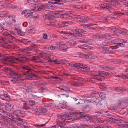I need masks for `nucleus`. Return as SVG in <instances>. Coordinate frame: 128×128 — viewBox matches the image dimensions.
Returning <instances> with one entry per match:
<instances>
[{
    "mask_svg": "<svg viewBox=\"0 0 128 128\" xmlns=\"http://www.w3.org/2000/svg\"><path fill=\"white\" fill-rule=\"evenodd\" d=\"M35 45L34 46H31L29 48H27L24 49V50L27 51H30L33 52L35 51L36 50V47ZM13 48H14L16 49L19 51L22 52H24V48H19V47H18L16 45H13Z\"/></svg>",
    "mask_w": 128,
    "mask_h": 128,
    "instance_id": "obj_7",
    "label": "nucleus"
},
{
    "mask_svg": "<svg viewBox=\"0 0 128 128\" xmlns=\"http://www.w3.org/2000/svg\"><path fill=\"white\" fill-rule=\"evenodd\" d=\"M108 61L111 63H116L117 62V61L116 60L114 59H109Z\"/></svg>",
    "mask_w": 128,
    "mask_h": 128,
    "instance_id": "obj_58",
    "label": "nucleus"
},
{
    "mask_svg": "<svg viewBox=\"0 0 128 128\" xmlns=\"http://www.w3.org/2000/svg\"><path fill=\"white\" fill-rule=\"evenodd\" d=\"M75 33H72V34H74L73 35H70V36L74 37L75 38H79L83 36L82 34H81L79 29L78 30H75Z\"/></svg>",
    "mask_w": 128,
    "mask_h": 128,
    "instance_id": "obj_15",
    "label": "nucleus"
},
{
    "mask_svg": "<svg viewBox=\"0 0 128 128\" xmlns=\"http://www.w3.org/2000/svg\"><path fill=\"white\" fill-rule=\"evenodd\" d=\"M96 122H95V123H102L104 122V121H103L102 120L100 119L99 118H96Z\"/></svg>",
    "mask_w": 128,
    "mask_h": 128,
    "instance_id": "obj_59",
    "label": "nucleus"
},
{
    "mask_svg": "<svg viewBox=\"0 0 128 128\" xmlns=\"http://www.w3.org/2000/svg\"><path fill=\"white\" fill-rule=\"evenodd\" d=\"M21 14L22 15H24L26 17L29 18H32L33 15V12H30L29 10H24L22 12Z\"/></svg>",
    "mask_w": 128,
    "mask_h": 128,
    "instance_id": "obj_14",
    "label": "nucleus"
},
{
    "mask_svg": "<svg viewBox=\"0 0 128 128\" xmlns=\"http://www.w3.org/2000/svg\"><path fill=\"white\" fill-rule=\"evenodd\" d=\"M39 110V108L37 106H34L32 109V110H34L36 112H38Z\"/></svg>",
    "mask_w": 128,
    "mask_h": 128,
    "instance_id": "obj_61",
    "label": "nucleus"
},
{
    "mask_svg": "<svg viewBox=\"0 0 128 128\" xmlns=\"http://www.w3.org/2000/svg\"><path fill=\"white\" fill-rule=\"evenodd\" d=\"M78 68L80 69V70H82L85 72L89 71L90 70V68L84 67L83 65L81 67H79Z\"/></svg>",
    "mask_w": 128,
    "mask_h": 128,
    "instance_id": "obj_31",
    "label": "nucleus"
},
{
    "mask_svg": "<svg viewBox=\"0 0 128 128\" xmlns=\"http://www.w3.org/2000/svg\"><path fill=\"white\" fill-rule=\"evenodd\" d=\"M62 46H61L60 47H59L60 50L62 51H66L67 50L68 48L64 44V45Z\"/></svg>",
    "mask_w": 128,
    "mask_h": 128,
    "instance_id": "obj_40",
    "label": "nucleus"
},
{
    "mask_svg": "<svg viewBox=\"0 0 128 128\" xmlns=\"http://www.w3.org/2000/svg\"><path fill=\"white\" fill-rule=\"evenodd\" d=\"M5 35L8 37L7 38H6L7 39L6 41L7 43H12L13 41L16 40V38L10 34L6 33V34Z\"/></svg>",
    "mask_w": 128,
    "mask_h": 128,
    "instance_id": "obj_12",
    "label": "nucleus"
},
{
    "mask_svg": "<svg viewBox=\"0 0 128 128\" xmlns=\"http://www.w3.org/2000/svg\"><path fill=\"white\" fill-rule=\"evenodd\" d=\"M2 6L6 8H10L11 4L10 3L5 4L2 5Z\"/></svg>",
    "mask_w": 128,
    "mask_h": 128,
    "instance_id": "obj_43",
    "label": "nucleus"
},
{
    "mask_svg": "<svg viewBox=\"0 0 128 128\" xmlns=\"http://www.w3.org/2000/svg\"><path fill=\"white\" fill-rule=\"evenodd\" d=\"M110 118L112 120V122L113 123H124V124H122L128 126V121L125 120L124 118L123 117H118L115 115H112L110 117Z\"/></svg>",
    "mask_w": 128,
    "mask_h": 128,
    "instance_id": "obj_5",
    "label": "nucleus"
},
{
    "mask_svg": "<svg viewBox=\"0 0 128 128\" xmlns=\"http://www.w3.org/2000/svg\"><path fill=\"white\" fill-rule=\"evenodd\" d=\"M74 8H75L78 9H83V7L81 5H74L72 6Z\"/></svg>",
    "mask_w": 128,
    "mask_h": 128,
    "instance_id": "obj_44",
    "label": "nucleus"
},
{
    "mask_svg": "<svg viewBox=\"0 0 128 128\" xmlns=\"http://www.w3.org/2000/svg\"><path fill=\"white\" fill-rule=\"evenodd\" d=\"M29 3L32 4H36L38 2V0H28Z\"/></svg>",
    "mask_w": 128,
    "mask_h": 128,
    "instance_id": "obj_41",
    "label": "nucleus"
},
{
    "mask_svg": "<svg viewBox=\"0 0 128 128\" xmlns=\"http://www.w3.org/2000/svg\"><path fill=\"white\" fill-rule=\"evenodd\" d=\"M66 115L64 114H60L58 115L56 123L57 124H60L64 123L66 120Z\"/></svg>",
    "mask_w": 128,
    "mask_h": 128,
    "instance_id": "obj_8",
    "label": "nucleus"
},
{
    "mask_svg": "<svg viewBox=\"0 0 128 128\" xmlns=\"http://www.w3.org/2000/svg\"><path fill=\"white\" fill-rule=\"evenodd\" d=\"M48 90L47 88H39L38 89V92L40 93H42L45 92Z\"/></svg>",
    "mask_w": 128,
    "mask_h": 128,
    "instance_id": "obj_32",
    "label": "nucleus"
},
{
    "mask_svg": "<svg viewBox=\"0 0 128 128\" xmlns=\"http://www.w3.org/2000/svg\"><path fill=\"white\" fill-rule=\"evenodd\" d=\"M99 88L101 89H104L106 88V85L104 84L99 83Z\"/></svg>",
    "mask_w": 128,
    "mask_h": 128,
    "instance_id": "obj_54",
    "label": "nucleus"
},
{
    "mask_svg": "<svg viewBox=\"0 0 128 128\" xmlns=\"http://www.w3.org/2000/svg\"><path fill=\"white\" fill-rule=\"evenodd\" d=\"M72 15L71 14H63V18L65 19H70L72 18L71 17V15Z\"/></svg>",
    "mask_w": 128,
    "mask_h": 128,
    "instance_id": "obj_38",
    "label": "nucleus"
},
{
    "mask_svg": "<svg viewBox=\"0 0 128 128\" xmlns=\"http://www.w3.org/2000/svg\"><path fill=\"white\" fill-rule=\"evenodd\" d=\"M55 8V6H53L50 4H48V9H54Z\"/></svg>",
    "mask_w": 128,
    "mask_h": 128,
    "instance_id": "obj_56",
    "label": "nucleus"
},
{
    "mask_svg": "<svg viewBox=\"0 0 128 128\" xmlns=\"http://www.w3.org/2000/svg\"><path fill=\"white\" fill-rule=\"evenodd\" d=\"M120 0H112L110 1V4L104 3L101 4V5H100V6L98 8L101 10L109 9L112 7L110 4L116 6L120 5Z\"/></svg>",
    "mask_w": 128,
    "mask_h": 128,
    "instance_id": "obj_2",
    "label": "nucleus"
},
{
    "mask_svg": "<svg viewBox=\"0 0 128 128\" xmlns=\"http://www.w3.org/2000/svg\"><path fill=\"white\" fill-rule=\"evenodd\" d=\"M24 108H23V109L25 110H27L29 109V108L27 104L26 103V101H24Z\"/></svg>",
    "mask_w": 128,
    "mask_h": 128,
    "instance_id": "obj_53",
    "label": "nucleus"
},
{
    "mask_svg": "<svg viewBox=\"0 0 128 128\" xmlns=\"http://www.w3.org/2000/svg\"><path fill=\"white\" fill-rule=\"evenodd\" d=\"M102 45L105 46H108L110 44V43L109 41L106 40H105L103 42Z\"/></svg>",
    "mask_w": 128,
    "mask_h": 128,
    "instance_id": "obj_46",
    "label": "nucleus"
},
{
    "mask_svg": "<svg viewBox=\"0 0 128 128\" xmlns=\"http://www.w3.org/2000/svg\"><path fill=\"white\" fill-rule=\"evenodd\" d=\"M114 90L116 91H117L118 92H120V91L124 92V90H125L123 88H122L121 87L120 88H114Z\"/></svg>",
    "mask_w": 128,
    "mask_h": 128,
    "instance_id": "obj_45",
    "label": "nucleus"
},
{
    "mask_svg": "<svg viewBox=\"0 0 128 128\" xmlns=\"http://www.w3.org/2000/svg\"><path fill=\"white\" fill-rule=\"evenodd\" d=\"M2 70L7 73H10L9 76L12 77H16L18 78L22 76L21 74L16 72L13 70L8 67H4L2 69Z\"/></svg>",
    "mask_w": 128,
    "mask_h": 128,
    "instance_id": "obj_6",
    "label": "nucleus"
},
{
    "mask_svg": "<svg viewBox=\"0 0 128 128\" xmlns=\"http://www.w3.org/2000/svg\"><path fill=\"white\" fill-rule=\"evenodd\" d=\"M57 88L61 90H62L65 92L70 90V88L65 86H60L59 87H57Z\"/></svg>",
    "mask_w": 128,
    "mask_h": 128,
    "instance_id": "obj_26",
    "label": "nucleus"
},
{
    "mask_svg": "<svg viewBox=\"0 0 128 128\" xmlns=\"http://www.w3.org/2000/svg\"><path fill=\"white\" fill-rule=\"evenodd\" d=\"M22 75V74H21ZM10 76V77H12V78H13L11 80V82L13 83H19L20 82V81L18 79V78H20V77L18 78L16 77V76ZM22 76H22L21 77H20V78Z\"/></svg>",
    "mask_w": 128,
    "mask_h": 128,
    "instance_id": "obj_24",
    "label": "nucleus"
},
{
    "mask_svg": "<svg viewBox=\"0 0 128 128\" xmlns=\"http://www.w3.org/2000/svg\"><path fill=\"white\" fill-rule=\"evenodd\" d=\"M65 84L70 86H82L84 85L83 83L81 82H76L75 81H74L72 82L66 81L65 82Z\"/></svg>",
    "mask_w": 128,
    "mask_h": 128,
    "instance_id": "obj_13",
    "label": "nucleus"
},
{
    "mask_svg": "<svg viewBox=\"0 0 128 128\" xmlns=\"http://www.w3.org/2000/svg\"><path fill=\"white\" fill-rule=\"evenodd\" d=\"M29 56H27L26 58H29ZM26 58H22V60L21 59L20 56L18 58H14V56H10L9 55H6L4 56L0 54V62H2L3 60L6 61H11L14 63L20 62L21 60H25Z\"/></svg>",
    "mask_w": 128,
    "mask_h": 128,
    "instance_id": "obj_1",
    "label": "nucleus"
},
{
    "mask_svg": "<svg viewBox=\"0 0 128 128\" xmlns=\"http://www.w3.org/2000/svg\"><path fill=\"white\" fill-rule=\"evenodd\" d=\"M76 17L78 19H80V21L83 22H85V21L84 20V17L83 16H76Z\"/></svg>",
    "mask_w": 128,
    "mask_h": 128,
    "instance_id": "obj_51",
    "label": "nucleus"
},
{
    "mask_svg": "<svg viewBox=\"0 0 128 128\" xmlns=\"http://www.w3.org/2000/svg\"><path fill=\"white\" fill-rule=\"evenodd\" d=\"M13 113L16 116H21L23 115V113L21 111L18 110H14Z\"/></svg>",
    "mask_w": 128,
    "mask_h": 128,
    "instance_id": "obj_25",
    "label": "nucleus"
},
{
    "mask_svg": "<svg viewBox=\"0 0 128 128\" xmlns=\"http://www.w3.org/2000/svg\"><path fill=\"white\" fill-rule=\"evenodd\" d=\"M98 73L99 74H98V75H97V76L96 77V80H98L102 81V80L100 79V76L102 77V78H104L103 76H104L105 72H98Z\"/></svg>",
    "mask_w": 128,
    "mask_h": 128,
    "instance_id": "obj_23",
    "label": "nucleus"
},
{
    "mask_svg": "<svg viewBox=\"0 0 128 128\" xmlns=\"http://www.w3.org/2000/svg\"><path fill=\"white\" fill-rule=\"evenodd\" d=\"M103 68L106 70H112L114 69V67L110 66H104Z\"/></svg>",
    "mask_w": 128,
    "mask_h": 128,
    "instance_id": "obj_36",
    "label": "nucleus"
},
{
    "mask_svg": "<svg viewBox=\"0 0 128 128\" xmlns=\"http://www.w3.org/2000/svg\"><path fill=\"white\" fill-rule=\"evenodd\" d=\"M88 124L81 123L80 124L77 125V128H86L87 127H89Z\"/></svg>",
    "mask_w": 128,
    "mask_h": 128,
    "instance_id": "obj_34",
    "label": "nucleus"
},
{
    "mask_svg": "<svg viewBox=\"0 0 128 128\" xmlns=\"http://www.w3.org/2000/svg\"><path fill=\"white\" fill-rule=\"evenodd\" d=\"M14 19V17L12 16H8V17L7 18L6 21L9 24H11L15 22Z\"/></svg>",
    "mask_w": 128,
    "mask_h": 128,
    "instance_id": "obj_18",
    "label": "nucleus"
},
{
    "mask_svg": "<svg viewBox=\"0 0 128 128\" xmlns=\"http://www.w3.org/2000/svg\"><path fill=\"white\" fill-rule=\"evenodd\" d=\"M15 30L16 31L17 33L20 36L22 35V32L21 29L15 27Z\"/></svg>",
    "mask_w": 128,
    "mask_h": 128,
    "instance_id": "obj_39",
    "label": "nucleus"
},
{
    "mask_svg": "<svg viewBox=\"0 0 128 128\" xmlns=\"http://www.w3.org/2000/svg\"><path fill=\"white\" fill-rule=\"evenodd\" d=\"M85 98L88 99L86 100H80V102H78V103L82 104V102H87L88 103L92 102L93 104H100V98H96L93 97L92 96L89 95H86L85 96Z\"/></svg>",
    "mask_w": 128,
    "mask_h": 128,
    "instance_id": "obj_3",
    "label": "nucleus"
},
{
    "mask_svg": "<svg viewBox=\"0 0 128 128\" xmlns=\"http://www.w3.org/2000/svg\"><path fill=\"white\" fill-rule=\"evenodd\" d=\"M47 56V54H46L42 52L39 54L38 56H34L32 55H28L26 56H20L21 59H22V58H26L27 57H29V58H26V60H21V62H28L31 60H36L39 59V58L42 57L44 58H45Z\"/></svg>",
    "mask_w": 128,
    "mask_h": 128,
    "instance_id": "obj_4",
    "label": "nucleus"
},
{
    "mask_svg": "<svg viewBox=\"0 0 128 128\" xmlns=\"http://www.w3.org/2000/svg\"><path fill=\"white\" fill-rule=\"evenodd\" d=\"M100 97L102 98H105L106 97V94L104 92H100L98 93Z\"/></svg>",
    "mask_w": 128,
    "mask_h": 128,
    "instance_id": "obj_42",
    "label": "nucleus"
},
{
    "mask_svg": "<svg viewBox=\"0 0 128 128\" xmlns=\"http://www.w3.org/2000/svg\"><path fill=\"white\" fill-rule=\"evenodd\" d=\"M78 114L80 115H81L80 116V117L85 119H88V121L92 123L94 122L95 123V122H96V119L94 118H89L88 116H87V114L85 113L81 112L78 113Z\"/></svg>",
    "mask_w": 128,
    "mask_h": 128,
    "instance_id": "obj_10",
    "label": "nucleus"
},
{
    "mask_svg": "<svg viewBox=\"0 0 128 128\" xmlns=\"http://www.w3.org/2000/svg\"><path fill=\"white\" fill-rule=\"evenodd\" d=\"M22 68L23 69L26 70V71H24L26 73L24 75H27L29 77H31V75L32 74L31 72V66L28 65H24L22 66Z\"/></svg>",
    "mask_w": 128,
    "mask_h": 128,
    "instance_id": "obj_11",
    "label": "nucleus"
},
{
    "mask_svg": "<svg viewBox=\"0 0 128 128\" xmlns=\"http://www.w3.org/2000/svg\"><path fill=\"white\" fill-rule=\"evenodd\" d=\"M35 104V102L34 100H30L29 102V104L31 106L34 105Z\"/></svg>",
    "mask_w": 128,
    "mask_h": 128,
    "instance_id": "obj_64",
    "label": "nucleus"
},
{
    "mask_svg": "<svg viewBox=\"0 0 128 128\" xmlns=\"http://www.w3.org/2000/svg\"><path fill=\"white\" fill-rule=\"evenodd\" d=\"M57 48L55 46H50L49 50H55Z\"/></svg>",
    "mask_w": 128,
    "mask_h": 128,
    "instance_id": "obj_63",
    "label": "nucleus"
},
{
    "mask_svg": "<svg viewBox=\"0 0 128 128\" xmlns=\"http://www.w3.org/2000/svg\"><path fill=\"white\" fill-rule=\"evenodd\" d=\"M0 96H3L6 98V100H9L10 99V97L9 95L6 94H0Z\"/></svg>",
    "mask_w": 128,
    "mask_h": 128,
    "instance_id": "obj_52",
    "label": "nucleus"
},
{
    "mask_svg": "<svg viewBox=\"0 0 128 128\" xmlns=\"http://www.w3.org/2000/svg\"><path fill=\"white\" fill-rule=\"evenodd\" d=\"M114 14L115 16H109V17L112 18H120V16L124 15V14L118 11L114 12Z\"/></svg>",
    "mask_w": 128,
    "mask_h": 128,
    "instance_id": "obj_16",
    "label": "nucleus"
},
{
    "mask_svg": "<svg viewBox=\"0 0 128 128\" xmlns=\"http://www.w3.org/2000/svg\"><path fill=\"white\" fill-rule=\"evenodd\" d=\"M2 110H2V111H1L0 112L4 114L5 115H6L10 117V118H8L10 119L11 120H12L14 118V116L10 114V113L7 112V111H6V108L5 109L4 108Z\"/></svg>",
    "mask_w": 128,
    "mask_h": 128,
    "instance_id": "obj_17",
    "label": "nucleus"
},
{
    "mask_svg": "<svg viewBox=\"0 0 128 128\" xmlns=\"http://www.w3.org/2000/svg\"><path fill=\"white\" fill-rule=\"evenodd\" d=\"M58 125H55L54 126H52V127L53 128H68L66 126L64 122L62 123V124H58Z\"/></svg>",
    "mask_w": 128,
    "mask_h": 128,
    "instance_id": "obj_21",
    "label": "nucleus"
},
{
    "mask_svg": "<svg viewBox=\"0 0 128 128\" xmlns=\"http://www.w3.org/2000/svg\"><path fill=\"white\" fill-rule=\"evenodd\" d=\"M55 44L56 45L59 46V47H60L62 46H64V44L62 43V42H55Z\"/></svg>",
    "mask_w": 128,
    "mask_h": 128,
    "instance_id": "obj_49",
    "label": "nucleus"
},
{
    "mask_svg": "<svg viewBox=\"0 0 128 128\" xmlns=\"http://www.w3.org/2000/svg\"><path fill=\"white\" fill-rule=\"evenodd\" d=\"M0 124L1 126L2 127H4V126H8V123L5 122V121H3Z\"/></svg>",
    "mask_w": 128,
    "mask_h": 128,
    "instance_id": "obj_62",
    "label": "nucleus"
},
{
    "mask_svg": "<svg viewBox=\"0 0 128 128\" xmlns=\"http://www.w3.org/2000/svg\"><path fill=\"white\" fill-rule=\"evenodd\" d=\"M59 32L63 34H66L68 35V36H70V35H73L74 34L70 32H68L66 31H60Z\"/></svg>",
    "mask_w": 128,
    "mask_h": 128,
    "instance_id": "obj_28",
    "label": "nucleus"
},
{
    "mask_svg": "<svg viewBox=\"0 0 128 128\" xmlns=\"http://www.w3.org/2000/svg\"><path fill=\"white\" fill-rule=\"evenodd\" d=\"M102 52L104 54H110L111 53V51L108 48H107L106 50H104L102 51Z\"/></svg>",
    "mask_w": 128,
    "mask_h": 128,
    "instance_id": "obj_48",
    "label": "nucleus"
},
{
    "mask_svg": "<svg viewBox=\"0 0 128 128\" xmlns=\"http://www.w3.org/2000/svg\"><path fill=\"white\" fill-rule=\"evenodd\" d=\"M90 73L92 75L94 76H96V77L98 75V74H99L98 72H96L94 70L90 71Z\"/></svg>",
    "mask_w": 128,
    "mask_h": 128,
    "instance_id": "obj_47",
    "label": "nucleus"
},
{
    "mask_svg": "<svg viewBox=\"0 0 128 128\" xmlns=\"http://www.w3.org/2000/svg\"><path fill=\"white\" fill-rule=\"evenodd\" d=\"M19 42L25 44H28L31 42V40H28L26 39H22L21 40H19Z\"/></svg>",
    "mask_w": 128,
    "mask_h": 128,
    "instance_id": "obj_33",
    "label": "nucleus"
},
{
    "mask_svg": "<svg viewBox=\"0 0 128 128\" xmlns=\"http://www.w3.org/2000/svg\"><path fill=\"white\" fill-rule=\"evenodd\" d=\"M5 106L10 110H12L14 108L13 104L11 102L6 103V106Z\"/></svg>",
    "mask_w": 128,
    "mask_h": 128,
    "instance_id": "obj_30",
    "label": "nucleus"
},
{
    "mask_svg": "<svg viewBox=\"0 0 128 128\" xmlns=\"http://www.w3.org/2000/svg\"><path fill=\"white\" fill-rule=\"evenodd\" d=\"M116 28L114 26H112L108 27L107 28V30H112L114 32V30H115Z\"/></svg>",
    "mask_w": 128,
    "mask_h": 128,
    "instance_id": "obj_55",
    "label": "nucleus"
},
{
    "mask_svg": "<svg viewBox=\"0 0 128 128\" xmlns=\"http://www.w3.org/2000/svg\"><path fill=\"white\" fill-rule=\"evenodd\" d=\"M62 22V24H56L54 23L50 22V24H48L50 26L56 28H61L63 27L68 26L69 24L68 22Z\"/></svg>",
    "mask_w": 128,
    "mask_h": 128,
    "instance_id": "obj_9",
    "label": "nucleus"
},
{
    "mask_svg": "<svg viewBox=\"0 0 128 128\" xmlns=\"http://www.w3.org/2000/svg\"><path fill=\"white\" fill-rule=\"evenodd\" d=\"M8 14V12L6 11H4L0 12V17L3 18Z\"/></svg>",
    "mask_w": 128,
    "mask_h": 128,
    "instance_id": "obj_37",
    "label": "nucleus"
},
{
    "mask_svg": "<svg viewBox=\"0 0 128 128\" xmlns=\"http://www.w3.org/2000/svg\"><path fill=\"white\" fill-rule=\"evenodd\" d=\"M48 61L50 62H54L56 63H58V61L57 60H54L53 59H50Z\"/></svg>",
    "mask_w": 128,
    "mask_h": 128,
    "instance_id": "obj_57",
    "label": "nucleus"
},
{
    "mask_svg": "<svg viewBox=\"0 0 128 128\" xmlns=\"http://www.w3.org/2000/svg\"><path fill=\"white\" fill-rule=\"evenodd\" d=\"M95 26V27H91L90 28L94 30H95L96 28H98L99 27L96 24H88L86 25V26L88 27H90V26Z\"/></svg>",
    "mask_w": 128,
    "mask_h": 128,
    "instance_id": "obj_29",
    "label": "nucleus"
},
{
    "mask_svg": "<svg viewBox=\"0 0 128 128\" xmlns=\"http://www.w3.org/2000/svg\"><path fill=\"white\" fill-rule=\"evenodd\" d=\"M126 31H124L120 29L116 28L114 30V32L115 34H123Z\"/></svg>",
    "mask_w": 128,
    "mask_h": 128,
    "instance_id": "obj_27",
    "label": "nucleus"
},
{
    "mask_svg": "<svg viewBox=\"0 0 128 128\" xmlns=\"http://www.w3.org/2000/svg\"><path fill=\"white\" fill-rule=\"evenodd\" d=\"M105 38H106L108 39H110L111 38H114V37H112V36L108 34H105Z\"/></svg>",
    "mask_w": 128,
    "mask_h": 128,
    "instance_id": "obj_50",
    "label": "nucleus"
},
{
    "mask_svg": "<svg viewBox=\"0 0 128 128\" xmlns=\"http://www.w3.org/2000/svg\"><path fill=\"white\" fill-rule=\"evenodd\" d=\"M46 124V123L42 124L41 125L34 124L32 125L31 126H28L24 125H22V126L24 128H39L40 127H43L44 126H45Z\"/></svg>",
    "mask_w": 128,
    "mask_h": 128,
    "instance_id": "obj_19",
    "label": "nucleus"
},
{
    "mask_svg": "<svg viewBox=\"0 0 128 128\" xmlns=\"http://www.w3.org/2000/svg\"><path fill=\"white\" fill-rule=\"evenodd\" d=\"M35 30L34 28H30L26 30V32L28 33L29 34H32L35 32Z\"/></svg>",
    "mask_w": 128,
    "mask_h": 128,
    "instance_id": "obj_35",
    "label": "nucleus"
},
{
    "mask_svg": "<svg viewBox=\"0 0 128 128\" xmlns=\"http://www.w3.org/2000/svg\"><path fill=\"white\" fill-rule=\"evenodd\" d=\"M68 64L69 66H71L78 68L79 67H81V66H83V64H80V63L77 64L75 62H70V63H68Z\"/></svg>",
    "mask_w": 128,
    "mask_h": 128,
    "instance_id": "obj_22",
    "label": "nucleus"
},
{
    "mask_svg": "<svg viewBox=\"0 0 128 128\" xmlns=\"http://www.w3.org/2000/svg\"><path fill=\"white\" fill-rule=\"evenodd\" d=\"M119 42V40L118 39H116L113 40H112L111 42L112 43L114 44H116L118 43V42Z\"/></svg>",
    "mask_w": 128,
    "mask_h": 128,
    "instance_id": "obj_60",
    "label": "nucleus"
},
{
    "mask_svg": "<svg viewBox=\"0 0 128 128\" xmlns=\"http://www.w3.org/2000/svg\"><path fill=\"white\" fill-rule=\"evenodd\" d=\"M125 71L126 72V75L123 74H120L117 75L116 77H119L120 78H128V69H126L125 70Z\"/></svg>",
    "mask_w": 128,
    "mask_h": 128,
    "instance_id": "obj_20",
    "label": "nucleus"
}]
</instances>
